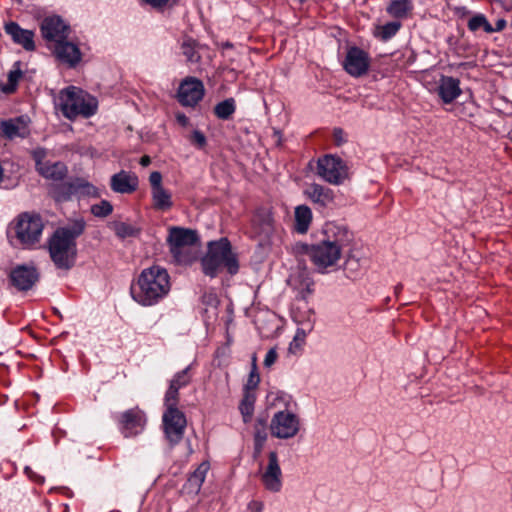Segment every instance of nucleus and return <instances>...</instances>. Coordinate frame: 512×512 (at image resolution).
Returning a JSON list of instances; mask_svg holds the SVG:
<instances>
[{"label": "nucleus", "mask_w": 512, "mask_h": 512, "mask_svg": "<svg viewBox=\"0 0 512 512\" xmlns=\"http://www.w3.org/2000/svg\"><path fill=\"white\" fill-rule=\"evenodd\" d=\"M323 239L311 245L308 255L319 273L325 274L338 266L342 251L351 241V233L342 225L327 223Z\"/></svg>", "instance_id": "obj_1"}, {"label": "nucleus", "mask_w": 512, "mask_h": 512, "mask_svg": "<svg viewBox=\"0 0 512 512\" xmlns=\"http://www.w3.org/2000/svg\"><path fill=\"white\" fill-rule=\"evenodd\" d=\"M86 222L83 218L72 220L67 226L57 228L48 241L50 258L56 268L70 270L76 262V239L83 234Z\"/></svg>", "instance_id": "obj_2"}, {"label": "nucleus", "mask_w": 512, "mask_h": 512, "mask_svg": "<svg viewBox=\"0 0 512 512\" xmlns=\"http://www.w3.org/2000/svg\"><path fill=\"white\" fill-rule=\"evenodd\" d=\"M170 290L167 271L160 266L144 269L135 284L131 286V296L143 306H151L165 297Z\"/></svg>", "instance_id": "obj_3"}, {"label": "nucleus", "mask_w": 512, "mask_h": 512, "mask_svg": "<svg viewBox=\"0 0 512 512\" xmlns=\"http://www.w3.org/2000/svg\"><path fill=\"white\" fill-rule=\"evenodd\" d=\"M44 229L39 214L23 212L15 217L7 227V239L14 248L32 250L40 245Z\"/></svg>", "instance_id": "obj_4"}, {"label": "nucleus", "mask_w": 512, "mask_h": 512, "mask_svg": "<svg viewBox=\"0 0 512 512\" xmlns=\"http://www.w3.org/2000/svg\"><path fill=\"white\" fill-rule=\"evenodd\" d=\"M271 400L270 405L277 407L280 404V409L275 412L270 420L269 431L272 437L279 440H290L295 438L302 429V422L300 416L289 410L291 397L282 392H271L268 395Z\"/></svg>", "instance_id": "obj_5"}, {"label": "nucleus", "mask_w": 512, "mask_h": 512, "mask_svg": "<svg viewBox=\"0 0 512 512\" xmlns=\"http://www.w3.org/2000/svg\"><path fill=\"white\" fill-rule=\"evenodd\" d=\"M202 270L206 276L216 277L224 269L235 275L239 271L237 254L232 251L231 243L227 238L212 241L208 244L207 253L201 260Z\"/></svg>", "instance_id": "obj_6"}, {"label": "nucleus", "mask_w": 512, "mask_h": 512, "mask_svg": "<svg viewBox=\"0 0 512 512\" xmlns=\"http://www.w3.org/2000/svg\"><path fill=\"white\" fill-rule=\"evenodd\" d=\"M55 107L70 120L79 116L89 118L96 113L98 101L82 89L69 86L59 92L55 100Z\"/></svg>", "instance_id": "obj_7"}, {"label": "nucleus", "mask_w": 512, "mask_h": 512, "mask_svg": "<svg viewBox=\"0 0 512 512\" xmlns=\"http://www.w3.org/2000/svg\"><path fill=\"white\" fill-rule=\"evenodd\" d=\"M198 240L194 230L172 227L167 238L170 252L179 264H187L193 259L192 247Z\"/></svg>", "instance_id": "obj_8"}, {"label": "nucleus", "mask_w": 512, "mask_h": 512, "mask_svg": "<svg viewBox=\"0 0 512 512\" xmlns=\"http://www.w3.org/2000/svg\"><path fill=\"white\" fill-rule=\"evenodd\" d=\"M317 175L332 185H340L349 177L346 163L338 156L327 154L317 161Z\"/></svg>", "instance_id": "obj_9"}, {"label": "nucleus", "mask_w": 512, "mask_h": 512, "mask_svg": "<svg viewBox=\"0 0 512 512\" xmlns=\"http://www.w3.org/2000/svg\"><path fill=\"white\" fill-rule=\"evenodd\" d=\"M166 407L162 416L164 434L170 446H174L183 438L186 428V417L178 405L164 404Z\"/></svg>", "instance_id": "obj_10"}, {"label": "nucleus", "mask_w": 512, "mask_h": 512, "mask_svg": "<svg viewBox=\"0 0 512 512\" xmlns=\"http://www.w3.org/2000/svg\"><path fill=\"white\" fill-rule=\"evenodd\" d=\"M42 38L50 45L69 38L72 29L70 24L59 15L46 16L40 23Z\"/></svg>", "instance_id": "obj_11"}, {"label": "nucleus", "mask_w": 512, "mask_h": 512, "mask_svg": "<svg viewBox=\"0 0 512 512\" xmlns=\"http://www.w3.org/2000/svg\"><path fill=\"white\" fill-rule=\"evenodd\" d=\"M264 488L272 493H278L283 486V475L276 451L268 453V462L260 474Z\"/></svg>", "instance_id": "obj_12"}, {"label": "nucleus", "mask_w": 512, "mask_h": 512, "mask_svg": "<svg viewBox=\"0 0 512 512\" xmlns=\"http://www.w3.org/2000/svg\"><path fill=\"white\" fill-rule=\"evenodd\" d=\"M49 49L60 63L69 68L77 67L83 58L79 43L77 41L69 40V38H66L57 44L50 45Z\"/></svg>", "instance_id": "obj_13"}, {"label": "nucleus", "mask_w": 512, "mask_h": 512, "mask_svg": "<svg viewBox=\"0 0 512 512\" xmlns=\"http://www.w3.org/2000/svg\"><path fill=\"white\" fill-rule=\"evenodd\" d=\"M205 93L202 81L194 77L183 80L179 86L177 98L179 103L185 107L196 106Z\"/></svg>", "instance_id": "obj_14"}, {"label": "nucleus", "mask_w": 512, "mask_h": 512, "mask_svg": "<svg viewBox=\"0 0 512 512\" xmlns=\"http://www.w3.org/2000/svg\"><path fill=\"white\" fill-rule=\"evenodd\" d=\"M120 430L125 437L136 436L144 429L145 414L138 408L129 409L117 417Z\"/></svg>", "instance_id": "obj_15"}, {"label": "nucleus", "mask_w": 512, "mask_h": 512, "mask_svg": "<svg viewBox=\"0 0 512 512\" xmlns=\"http://www.w3.org/2000/svg\"><path fill=\"white\" fill-rule=\"evenodd\" d=\"M369 65L370 58L368 53L358 47L348 49L344 60V69L349 75L361 77L367 73Z\"/></svg>", "instance_id": "obj_16"}, {"label": "nucleus", "mask_w": 512, "mask_h": 512, "mask_svg": "<svg viewBox=\"0 0 512 512\" xmlns=\"http://www.w3.org/2000/svg\"><path fill=\"white\" fill-rule=\"evenodd\" d=\"M11 284L19 291L30 290L39 279V273L33 265H17L10 274Z\"/></svg>", "instance_id": "obj_17"}, {"label": "nucleus", "mask_w": 512, "mask_h": 512, "mask_svg": "<svg viewBox=\"0 0 512 512\" xmlns=\"http://www.w3.org/2000/svg\"><path fill=\"white\" fill-rule=\"evenodd\" d=\"M28 134L29 119L26 116L0 121V136L5 139L25 138Z\"/></svg>", "instance_id": "obj_18"}, {"label": "nucleus", "mask_w": 512, "mask_h": 512, "mask_svg": "<svg viewBox=\"0 0 512 512\" xmlns=\"http://www.w3.org/2000/svg\"><path fill=\"white\" fill-rule=\"evenodd\" d=\"M306 317L304 319H300L298 316H295V320L302 325V327L298 328L295 336L293 337L292 341L289 344V352L292 354H297L299 351H301L306 336L308 333H310L315 324V313L312 309H308L306 312Z\"/></svg>", "instance_id": "obj_19"}, {"label": "nucleus", "mask_w": 512, "mask_h": 512, "mask_svg": "<svg viewBox=\"0 0 512 512\" xmlns=\"http://www.w3.org/2000/svg\"><path fill=\"white\" fill-rule=\"evenodd\" d=\"M192 379L191 367L187 366L177 372L170 380L169 387L165 393L164 404L178 405L179 390L186 387Z\"/></svg>", "instance_id": "obj_20"}, {"label": "nucleus", "mask_w": 512, "mask_h": 512, "mask_svg": "<svg viewBox=\"0 0 512 512\" xmlns=\"http://www.w3.org/2000/svg\"><path fill=\"white\" fill-rule=\"evenodd\" d=\"M4 29L15 44L20 45L24 50L28 52L35 50V34L32 30L23 29L16 22H9L5 24Z\"/></svg>", "instance_id": "obj_21"}, {"label": "nucleus", "mask_w": 512, "mask_h": 512, "mask_svg": "<svg viewBox=\"0 0 512 512\" xmlns=\"http://www.w3.org/2000/svg\"><path fill=\"white\" fill-rule=\"evenodd\" d=\"M138 183L136 174L121 170L111 177L110 187L116 193L130 194L137 189Z\"/></svg>", "instance_id": "obj_22"}, {"label": "nucleus", "mask_w": 512, "mask_h": 512, "mask_svg": "<svg viewBox=\"0 0 512 512\" xmlns=\"http://www.w3.org/2000/svg\"><path fill=\"white\" fill-rule=\"evenodd\" d=\"M305 195L315 204L327 207L334 202L335 193L331 188L312 183L305 190Z\"/></svg>", "instance_id": "obj_23"}, {"label": "nucleus", "mask_w": 512, "mask_h": 512, "mask_svg": "<svg viewBox=\"0 0 512 512\" xmlns=\"http://www.w3.org/2000/svg\"><path fill=\"white\" fill-rule=\"evenodd\" d=\"M461 94L460 81L449 76H442L438 85V95L446 104L453 102Z\"/></svg>", "instance_id": "obj_24"}, {"label": "nucleus", "mask_w": 512, "mask_h": 512, "mask_svg": "<svg viewBox=\"0 0 512 512\" xmlns=\"http://www.w3.org/2000/svg\"><path fill=\"white\" fill-rule=\"evenodd\" d=\"M61 189L63 192L57 191L55 195L56 199L59 201L67 200L71 194L78 190H82L85 194L91 196L98 195L97 188L95 186L82 180H77L75 183L64 184L61 186Z\"/></svg>", "instance_id": "obj_25"}, {"label": "nucleus", "mask_w": 512, "mask_h": 512, "mask_svg": "<svg viewBox=\"0 0 512 512\" xmlns=\"http://www.w3.org/2000/svg\"><path fill=\"white\" fill-rule=\"evenodd\" d=\"M291 287L298 292L302 299H306L313 293L314 282L304 271L294 274L290 278Z\"/></svg>", "instance_id": "obj_26"}, {"label": "nucleus", "mask_w": 512, "mask_h": 512, "mask_svg": "<svg viewBox=\"0 0 512 512\" xmlns=\"http://www.w3.org/2000/svg\"><path fill=\"white\" fill-rule=\"evenodd\" d=\"M37 172L46 179L60 181L65 178L67 167L62 162L47 161Z\"/></svg>", "instance_id": "obj_27"}, {"label": "nucleus", "mask_w": 512, "mask_h": 512, "mask_svg": "<svg viewBox=\"0 0 512 512\" xmlns=\"http://www.w3.org/2000/svg\"><path fill=\"white\" fill-rule=\"evenodd\" d=\"M210 466L208 462H202L193 474L188 478L185 488L190 493H198L205 481Z\"/></svg>", "instance_id": "obj_28"}, {"label": "nucleus", "mask_w": 512, "mask_h": 512, "mask_svg": "<svg viewBox=\"0 0 512 512\" xmlns=\"http://www.w3.org/2000/svg\"><path fill=\"white\" fill-rule=\"evenodd\" d=\"M312 221V211L306 205H300L295 208V230L304 234L308 231Z\"/></svg>", "instance_id": "obj_29"}, {"label": "nucleus", "mask_w": 512, "mask_h": 512, "mask_svg": "<svg viewBox=\"0 0 512 512\" xmlns=\"http://www.w3.org/2000/svg\"><path fill=\"white\" fill-rule=\"evenodd\" d=\"M267 423L263 418H257L254 425V449L256 453H260L267 441Z\"/></svg>", "instance_id": "obj_30"}, {"label": "nucleus", "mask_w": 512, "mask_h": 512, "mask_svg": "<svg viewBox=\"0 0 512 512\" xmlns=\"http://www.w3.org/2000/svg\"><path fill=\"white\" fill-rule=\"evenodd\" d=\"M412 9L410 0H392L387 7V12L394 18H405Z\"/></svg>", "instance_id": "obj_31"}, {"label": "nucleus", "mask_w": 512, "mask_h": 512, "mask_svg": "<svg viewBox=\"0 0 512 512\" xmlns=\"http://www.w3.org/2000/svg\"><path fill=\"white\" fill-rule=\"evenodd\" d=\"M256 401L255 391L244 392L243 399L239 405V410L243 416V421L248 423L254 412V404Z\"/></svg>", "instance_id": "obj_32"}, {"label": "nucleus", "mask_w": 512, "mask_h": 512, "mask_svg": "<svg viewBox=\"0 0 512 512\" xmlns=\"http://www.w3.org/2000/svg\"><path fill=\"white\" fill-rule=\"evenodd\" d=\"M153 204L158 210H168L172 207L171 193L164 187L152 190Z\"/></svg>", "instance_id": "obj_33"}, {"label": "nucleus", "mask_w": 512, "mask_h": 512, "mask_svg": "<svg viewBox=\"0 0 512 512\" xmlns=\"http://www.w3.org/2000/svg\"><path fill=\"white\" fill-rule=\"evenodd\" d=\"M201 302L205 306L204 312L206 317L208 319L216 318L219 304L217 294L212 291L205 292L201 297Z\"/></svg>", "instance_id": "obj_34"}, {"label": "nucleus", "mask_w": 512, "mask_h": 512, "mask_svg": "<svg viewBox=\"0 0 512 512\" xmlns=\"http://www.w3.org/2000/svg\"><path fill=\"white\" fill-rule=\"evenodd\" d=\"M21 63L19 61L15 62L13 65V69L8 73V83L3 86L1 89L4 93L10 94L16 90L17 84L22 77Z\"/></svg>", "instance_id": "obj_35"}, {"label": "nucleus", "mask_w": 512, "mask_h": 512, "mask_svg": "<svg viewBox=\"0 0 512 512\" xmlns=\"http://www.w3.org/2000/svg\"><path fill=\"white\" fill-rule=\"evenodd\" d=\"M182 0H138L140 6L148 7L156 12H163L178 5Z\"/></svg>", "instance_id": "obj_36"}, {"label": "nucleus", "mask_w": 512, "mask_h": 512, "mask_svg": "<svg viewBox=\"0 0 512 512\" xmlns=\"http://www.w3.org/2000/svg\"><path fill=\"white\" fill-rule=\"evenodd\" d=\"M401 28V23L398 21H391L382 26H378L375 32V36L383 41L391 39L397 34Z\"/></svg>", "instance_id": "obj_37"}, {"label": "nucleus", "mask_w": 512, "mask_h": 512, "mask_svg": "<svg viewBox=\"0 0 512 512\" xmlns=\"http://www.w3.org/2000/svg\"><path fill=\"white\" fill-rule=\"evenodd\" d=\"M114 233L120 239H125L127 237H135L139 234V229L135 226L126 223V222H114L111 226Z\"/></svg>", "instance_id": "obj_38"}, {"label": "nucleus", "mask_w": 512, "mask_h": 512, "mask_svg": "<svg viewBox=\"0 0 512 512\" xmlns=\"http://www.w3.org/2000/svg\"><path fill=\"white\" fill-rule=\"evenodd\" d=\"M235 101L233 98L226 99L214 107L215 115L222 120H227L235 112Z\"/></svg>", "instance_id": "obj_39"}, {"label": "nucleus", "mask_w": 512, "mask_h": 512, "mask_svg": "<svg viewBox=\"0 0 512 512\" xmlns=\"http://www.w3.org/2000/svg\"><path fill=\"white\" fill-rule=\"evenodd\" d=\"M467 25L468 29L473 32L482 28L487 33H493V26L483 14H477L470 18Z\"/></svg>", "instance_id": "obj_40"}, {"label": "nucleus", "mask_w": 512, "mask_h": 512, "mask_svg": "<svg viewBox=\"0 0 512 512\" xmlns=\"http://www.w3.org/2000/svg\"><path fill=\"white\" fill-rule=\"evenodd\" d=\"M181 51L190 62H197L199 55L195 50V42L192 39L184 40L181 44Z\"/></svg>", "instance_id": "obj_41"}, {"label": "nucleus", "mask_w": 512, "mask_h": 512, "mask_svg": "<svg viewBox=\"0 0 512 512\" xmlns=\"http://www.w3.org/2000/svg\"><path fill=\"white\" fill-rule=\"evenodd\" d=\"M113 211L112 204L107 200H102L100 203L91 206V213L96 217H107Z\"/></svg>", "instance_id": "obj_42"}, {"label": "nucleus", "mask_w": 512, "mask_h": 512, "mask_svg": "<svg viewBox=\"0 0 512 512\" xmlns=\"http://www.w3.org/2000/svg\"><path fill=\"white\" fill-rule=\"evenodd\" d=\"M255 358L253 359V369L251 370L247 382L244 387V392L255 391L260 382V376L256 372Z\"/></svg>", "instance_id": "obj_43"}, {"label": "nucleus", "mask_w": 512, "mask_h": 512, "mask_svg": "<svg viewBox=\"0 0 512 512\" xmlns=\"http://www.w3.org/2000/svg\"><path fill=\"white\" fill-rule=\"evenodd\" d=\"M32 157L35 161V168L38 171L40 167H43L47 161L45 160L46 157V151L44 149H35L32 152Z\"/></svg>", "instance_id": "obj_44"}, {"label": "nucleus", "mask_w": 512, "mask_h": 512, "mask_svg": "<svg viewBox=\"0 0 512 512\" xmlns=\"http://www.w3.org/2000/svg\"><path fill=\"white\" fill-rule=\"evenodd\" d=\"M277 358L278 353L276 348L269 349L264 358V366L267 368L271 367L276 362Z\"/></svg>", "instance_id": "obj_45"}, {"label": "nucleus", "mask_w": 512, "mask_h": 512, "mask_svg": "<svg viewBox=\"0 0 512 512\" xmlns=\"http://www.w3.org/2000/svg\"><path fill=\"white\" fill-rule=\"evenodd\" d=\"M149 181H150L152 190L163 187L161 184L162 175L158 171H154L150 174Z\"/></svg>", "instance_id": "obj_46"}, {"label": "nucleus", "mask_w": 512, "mask_h": 512, "mask_svg": "<svg viewBox=\"0 0 512 512\" xmlns=\"http://www.w3.org/2000/svg\"><path fill=\"white\" fill-rule=\"evenodd\" d=\"M333 138L336 145L340 146L346 142L345 133L341 128H335L333 131Z\"/></svg>", "instance_id": "obj_47"}, {"label": "nucleus", "mask_w": 512, "mask_h": 512, "mask_svg": "<svg viewBox=\"0 0 512 512\" xmlns=\"http://www.w3.org/2000/svg\"><path fill=\"white\" fill-rule=\"evenodd\" d=\"M192 140L199 147H203L206 144V137L204 134L198 130H195L192 134Z\"/></svg>", "instance_id": "obj_48"}, {"label": "nucleus", "mask_w": 512, "mask_h": 512, "mask_svg": "<svg viewBox=\"0 0 512 512\" xmlns=\"http://www.w3.org/2000/svg\"><path fill=\"white\" fill-rule=\"evenodd\" d=\"M25 473L33 480L43 482V477L37 476L29 467H25Z\"/></svg>", "instance_id": "obj_49"}, {"label": "nucleus", "mask_w": 512, "mask_h": 512, "mask_svg": "<svg viewBox=\"0 0 512 512\" xmlns=\"http://www.w3.org/2000/svg\"><path fill=\"white\" fill-rule=\"evenodd\" d=\"M505 26L506 21L504 19H499L497 20L495 27H493V32L501 31L505 28Z\"/></svg>", "instance_id": "obj_50"}, {"label": "nucleus", "mask_w": 512, "mask_h": 512, "mask_svg": "<svg viewBox=\"0 0 512 512\" xmlns=\"http://www.w3.org/2000/svg\"><path fill=\"white\" fill-rule=\"evenodd\" d=\"M176 118H177V121H178L181 125H183V126H186V125L188 124V122H189L188 117H187L186 115H184V114H178V115L176 116Z\"/></svg>", "instance_id": "obj_51"}, {"label": "nucleus", "mask_w": 512, "mask_h": 512, "mask_svg": "<svg viewBox=\"0 0 512 512\" xmlns=\"http://www.w3.org/2000/svg\"><path fill=\"white\" fill-rule=\"evenodd\" d=\"M151 163V159L149 156L145 155L141 157L140 164L144 167L148 166Z\"/></svg>", "instance_id": "obj_52"}, {"label": "nucleus", "mask_w": 512, "mask_h": 512, "mask_svg": "<svg viewBox=\"0 0 512 512\" xmlns=\"http://www.w3.org/2000/svg\"><path fill=\"white\" fill-rule=\"evenodd\" d=\"M273 137L275 138V141H276L277 145H280L281 144V133H280V131L275 130Z\"/></svg>", "instance_id": "obj_53"}, {"label": "nucleus", "mask_w": 512, "mask_h": 512, "mask_svg": "<svg viewBox=\"0 0 512 512\" xmlns=\"http://www.w3.org/2000/svg\"><path fill=\"white\" fill-rule=\"evenodd\" d=\"M254 505H255V508H253V509H254L255 512H261L262 511V504L254 503Z\"/></svg>", "instance_id": "obj_54"}, {"label": "nucleus", "mask_w": 512, "mask_h": 512, "mask_svg": "<svg viewBox=\"0 0 512 512\" xmlns=\"http://www.w3.org/2000/svg\"><path fill=\"white\" fill-rule=\"evenodd\" d=\"M186 445H187V455H190L193 452V450L191 448V444H190V442H187Z\"/></svg>", "instance_id": "obj_55"}, {"label": "nucleus", "mask_w": 512, "mask_h": 512, "mask_svg": "<svg viewBox=\"0 0 512 512\" xmlns=\"http://www.w3.org/2000/svg\"><path fill=\"white\" fill-rule=\"evenodd\" d=\"M402 288V284H398L397 286H395V293L398 294L402 290Z\"/></svg>", "instance_id": "obj_56"}, {"label": "nucleus", "mask_w": 512, "mask_h": 512, "mask_svg": "<svg viewBox=\"0 0 512 512\" xmlns=\"http://www.w3.org/2000/svg\"><path fill=\"white\" fill-rule=\"evenodd\" d=\"M351 264H352V262H351L350 260H349V261H347V263H346V269H347V270L349 269V266H350Z\"/></svg>", "instance_id": "obj_57"}, {"label": "nucleus", "mask_w": 512, "mask_h": 512, "mask_svg": "<svg viewBox=\"0 0 512 512\" xmlns=\"http://www.w3.org/2000/svg\"><path fill=\"white\" fill-rule=\"evenodd\" d=\"M508 138L512 141V131L508 133Z\"/></svg>", "instance_id": "obj_58"}, {"label": "nucleus", "mask_w": 512, "mask_h": 512, "mask_svg": "<svg viewBox=\"0 0 512 512\" xmlns=\"http://www.w3.org/2000/svg\"><path fill=\"white\" fill-rule=\"evenodd\" d=\"M301 2H304L305 0H300Z\"/></svg>", "instance_id": "obj_59"}]
</instances>
